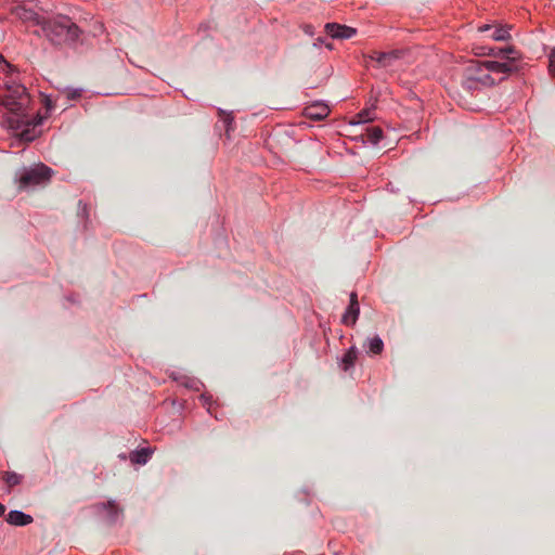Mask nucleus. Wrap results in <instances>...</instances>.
<instances>
[{
	"label": "nucleus",
	"mask_w": 555,
	"mask_h": 555,
	"mask_svg": "<svg viewBox=\"0 0 555 555\" xmlns=\"http://www.w3.org/2000/svg\"><path fill=\"white\" fill-rule=\"evenodd\" d=\"M0 103L13 115L9 118L10 126L20 131L23 140L31 141L35 138L33 130L41 124L42 118L27 112L29 96L25 87L14 81L5 82L0 88Z\"/></svg>",
	"instance_id": "f257e3e1"
},
{
	"label": "nucleus",
	"mask_w": 555,
	"mask_h": 555,
	"mask_svg": "<svg viewBox=\"0 0 555 555\" xmlns=\"http://www.w3.org/2000/svg\"><path fill=\"white\" fill-rule=\"evenodd\" d=\"M44 36L54 44L74 43L79 39L80 28L65 15L37 22Z\"/></svg>",
	"instance_id": "f03ea898"
},
{
	"label": "nucleus",
	"mask_w": 555,
	"mask_h": 555,
	"mask_svg": "<svg viewBox=\"0 0 555 555\" xmlns=\"http://www.w3.org/2000/svg\"><path fill=\"white\" fill-rule=\"evenodd\" d=\"M50 173L51 169L42 164L24 168L18 176V182L22 188L38 185L49 180Z\"/></svg>",
	"instance_id": "7ed1b4c3"
},
{
	"label": "nucleus",
	"mask_w": 555,
	"mask_h": 555,
	"mask_svg": "<svg viewBox=\"0 0 555 555\" xmlns=\"http://www.w3.org/2000/svg\"><path fill=\"white\" fill-rule=\"evenodd\" d=\"M474 68L477 72L502 73L512 74L519 69L516 64L499 62V61H482L475 63Z\"/></svg>",
	"instance_id": "20e7f679"
},
{
	"label": "nucleus",
	"mask_w": 555,
	"mask_h": 555,
	"mask_svg": "<svg viewBox=\"0 0 555 555\" xmlns=\"http://www.w3.org/2000/svg\"><path fill=\"white\" fill-rule=\"evenodd\" d=\"M482 54L502 59L505 60L506 63L512 64H516V62L521 59V53L514 46L505 48H487Z\"/></svg>",
	"instance_id": "39448f33"
},
{
	"label": "nucleus",
	"mask_w": 555,
	"mask_h": 555,
	"mask_svg": "<svg viewBox=\"0 0 555 555\" xmlns=\"http://www.w3.org/2000/svg\"><path fill=\"white\" fill-rule=\"evenodd\" d=\"M324 28L326 34L336 39H349L356 35L354 28L336 23H327Z\"/></svg>",
	"instance_id": "423d86ee"
},
{
	"label": "nucleus",
	"mask_w": 555,
	"mask_h": 555,
	"mask_svg": "<svg viewBox=\"0 0 555 555\" xmlns=\"http://www.w3.org/2000/svg\"><path fill=\"white\" fill-rule=\"evenodd\" d=\"M330 114V108L326 104L317 102L304 109V116L312 120H323Z\"/></svg>",
	"instance_id": "0eeeda50"
},
{
	"label": "nucleus",
	"mask_w": 555,
	"mask_h": 555,
	"mask_svg": "<svg viewBox=\"0 0 555 555\" xmlns=\"http://www.w3.org/2000/svg\"><path fill=\"white\" fill-rule=\"evenodd\" d=\"M359 315V302L356 293L350 295V304L347 311L343 315V322L346 325H353Z\"/></svg>",
	"instance_id": "6e6552de"
},
{
	"label": "nucleus",
	"mask_w": 555,
	"mask_h": 555,
	"mask_svg": "<svg viewBox=\"0 0 555 555\" xmlns=\"http://www.w3.org/2000/svg\"><path fill=\"white\" fill-rule=\"evenodd\" d=\"M7 521L14 526H26L33 522V517L21 511H11L7 516Z\"/></svg>",
	"instance_id": "1a4fd4ad"
},
{
	"label": "nucleus",
	"mask_w": 555,
	"mask_h": 555,
	"mask_svg": "<svg viewBox=\"0 0 555 555\" xmlns=\"http://www.w3.org/2000/svg\"><path fill=\"white\" fill-rule=\"evenodd\" d=\"M475 64L470 65L468 67V76L470 79H474L476 81L481 82L485 86H492L495 83V80L489 72H477L476 68H474Z\"/></svg>",
	"instance_id": "9d476101"
},
{
	"label": "nucleus",
	"mask_w": 555,
	"mask_h": 555,
	"mask_svg": "<svg viewBox=\"0 0 555 555\" xmlns=\"http://www.w3.org/2000/svg\"><path fill=\"white\" fill-rule=\"evenodd\" d=\"M152 451L149 448H142L130 453L129 459L133 464H145L151 457Z\"/></svg>",
	"instance_id": "9b49d317"
},
{
	"label": "nucleus",
	"mask_w": 555,
	"mask_h": 555,
	"mask_svg": "<svg viewBox=\"0 0 555 555\" xmlns=\"http://www.w3.org/2000/svg\"><path fill=\"white\" fill-rule=\"evenodd\" d=\"M400 55H401V52L399 50L383 52L378 56V65L382 67L391 66L393 61L398 60L400 57Z\"/></svg>",
	"instance_id": "f8f14e48"
},
{
	"label": "nucleus",
	"mask_w": 555,
	"mask_h": 555,
	"mask_svg": "<svg viewBox=\"0 0 555 555\" xmlns=\"http://www.w3.org/2000/svg\"><path fill=\"white\" fill-rule=\"evenodd\" d=\"M509 30L511 26H499L493 30L490 37L496 41H507L512 38Z\"/></svg>",
	"instance_id": "ddd939ff"
},
{
	"label": "nucleus",
	"mask_w": 555,
	"mask_h": 555,
	"mask_svg": "<svg viewBox=\"0 0 555 555\" xmlns=\"http://www.w3.org/2000/svg\"><path fill=\"white\" fill-rule=\"evenodd\" d=\"M357 349L354 347H351L344 356L343 358V364L344 370L347 371L349 367L353 366L356 360H357Z\"/></svg>",
	"instance_id": "4468645a"
},
{
	"label": "nucleus",
	"mask_w": 555,
	"mask_h": 555,
	"mask_svg": "<svg viewBox=\"0 0 555 555\" xmlns=\"http://www.w3.org/2000/svg\"><path fill=\"white\" fill-rule=\"evenodd\" d=\"M384 349V343L378 336L369 339V352L379 354Z\"/></svg>",
	"instance_id": "2eb2a0df"
},
{
	"label": "nucleus",
	"mask_w": 555,
	"mask_h": 555,
	"mask_svg": "<svg viewBox=\"0 0 555 555\" xmlns=\"http://www.w3.org/2000/svg\"><path fill=\"white\" fill-rule=\"evenodd\" d=\"M366 135L372 144H377L383 138V130L379 127H370L366 129Z\"/></svg>",
	"instance_id": "dca6fc26"
},
{
	"label": "nucleus",
	"mask_w": 555,
	"mask_h": 555,
	"mask_svg": "<svg viewBox=\"0 0 555 555\" xmlns=\"http://www.w3.org/2000/svg\"><path fill=\"white\" fill-rule=\"evenodd\" d=\"M15 14H16L20 18H22V20H35V21H36V23H37V22H40V21L38 20L37 15H36L33 11H30V10H26V9H24V8H17V9L15 10Z\"/></svg>",
	"instance_id": "f3484780"
},
{
	"label": "nucleus",
	"mask_w": 555,
	"mask_h": 555,
	"mask_svg": "<svg viewBox=\"0 0 555 555\" xmlns=\"http://www.w3.org/2000/svg\"><path fill=\"white\" fill-rule=\"evenodd\" d=\"M4 481L9 487H13L21 482V476L16 473H5Z\"/></svg>",
	"instance_id": "a211bd4d"
},
{
	"label": "nucleus",
	"mask_w": 555,
	"mask_h": 555,
	"mask_svg": "<svg viewBox=\"0 0 555 555\" xmlns=\"http://www.w3.org/2000/svg\"><path fill=\"white\" fill-rule=\"evenodd\" d=\"M359 122H367L373 120L372 112L370 109H364L358 114Z\"/></svg>",
	"instance_id": "6ab92c4d"
},
{
	"label": "nucleus",
	"mask_w": 555,
	"mask_h": 555,
	"mask_svg": "<svg viewBox=\"0 0 555 555\" xmlns=\"http://www.w3.org/2000/svg\"><path fill=\"white\" fill-rule=\"evenodd\" d=\"M548 61H550V64H548L550 74L555 78V48L552 49V51L548 55Z\"/></svg>",
	"instance_id": "aec40b11"
},
{
	"label": "nucleus",
	"mask_w": 555,
	"mask_h": 555,
	"mask_svg": "<svg viewBox=\"0 0 555 555\" xmlns=\"http://www.w3.org/2000/svg\"><path fill=\"white\" fill-rule=\"evenodd\" d=\"M0 69L5 73L12 70V65L9 62H7L2 54H0Z\"/></svg>",
	"instance_id": "412c9836"
},
{
	"label": "nucleus",
	"mask_w": 555,
	"mask_h": 555,
	"mask_svg": "<svg viewBox=\"0 0 555 555\" xmlns=\"http://www.w3.org/2000/svg\"><path fill=\"white\" fill-rule=\"evenodd\" d=\"M383 52H379V51H373L369 57L372 60V61H375L377 64H378V56L382 54Z\"/></svg>",
	"instance_id": "4be33fe9"
},
{
	"label": "nucleus",
	"mask_w": 555,
	"mask_h": 555,
	"mask_svg": "<svg viewBox=\"0 0 555 555\" xmlns=\"http://www.w3.org/2000/svg\"><path fill=\"white\" fill-rule=\"evenodd\" d=\"M44 105L47 107V111H50L52 108V101L49 98H47L44 100Z\"/></svg>",
	"instance_id": "5701e85b"
},
{
	"label": "nucleus",
	"mask_w": 555,
	"mask_h": 555,
	"mask_svg": "<svg viewBox=\"0 0 555 555\" xmlns=\"http://www.w3.org/2000/svg\"><path fill=\"white\" fill-rule=\"evenodd\" d=\"M305 31H306L307 34H309V35H312V26L307 25V26L305 27Z\"/></svg>",
	"instance_id": "b1692460"
},
{
	"label": "nucleus",
	"mask_w": 555,
	"mask_h": 555,
	"mask_svg": "<svg viewBox=\"0 0 555 555\" xmlns=\"http://www.w3.org/2000/svg\"><path fill=\"white\" fill-rule=\"evenodd\" d=\"M491 28L490 25H483L479 28L480 31H486V30H489Z\"/></svg>",
	"instance_id": "393cba45"
},
{
	"label": "nucleus",
	"mask_w": 555,
	"mask_h": 555,
	"mask_svg": "<svg viewBox=\"0 0 555 555\" xmlns=\"http://www.w3.org/2000/svg\"><path fill=\"white\" fill-rule=\"evenodd\" d=\"M5 512V506L0 503V516L3 515Z\"/></svg>",
	"instance_id": "a878e982"
},
{
	"label": "nucleus",
	"mask_w": 555,
	"mask_h": 555,
	"mask_svg": "<svg viewBox=\"0 0 555 555\" xmlns=\"http://www.w3.org/2000/svg\"><path fill=\"white\" fill-rule=\"evenodd\" d=\"M108 505H109L112 508H116V506H115L112 502H108Z\"/></svg>",
	"instance_id": "bb28decb"
}]
</instances>
